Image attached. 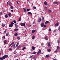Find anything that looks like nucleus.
<instances>
[{"mask_svg": "<svg viewBox=\"0 0 60 60\" xmlns=\"http://www.w3.org/2000/svg\"><path fill=\"white\" fill-rule=\"evenodd\" d=\"M44 9H45V10H46L47 9V7H45Z\"/></svg>", "mask_w": 60, "mask_h": 60, "instance_id": "obj_31", "label": "nucleus"}, {"mask_svg": "<svg viewBox=\"0 0 60 60\" xmlns=\"http://www.w3.org/2000/svg\"><path fill=\"white\" fill-rule=\"evenodd\" d=\"M20 25L21 26H24V27H25L26 26L25 23H21L20 24Z\"/></svg>", "mask_w": 60, "mask_h": 60, "instance_id": "obj_2", "label": "nucleus"}, {"mask_svg": "<svg viewBox=\"0 0 60 60\" xmlns=\"http://www.w3.org/2000/svg\"><path fill=\"white\" fill-rule=\"evenodd\" d=\"M14 54H16V52H14Z\"/></svg>", "mask_w": 60, "mask_h": 60, "instance_id": "obj_60", "label": "nucleus"}, {"mask_svg": "<svg viewBox=\"0 0 60 60\" xmlns=\"http://www.w3.org/2000/svg\"><path fill=\"white\" fill-rule=\"evenodd\" d=\"M36 52H33V53L34 54H36Z\"/></svg>", "mask_w": 60, "mask_h": 60, "instance_id": "obj_41", "label": "nucleus"}, {"mask_svg": "<svg viewBox=\"0 0 60 60\" xmlns=\"http://www.w3.org/2000/svg\"><path fill=\"white\" fill-rule=\"evenodd\" d=\"M58 25H59V23L58 22H57L56 23L55 25V26H58Z\"/></svg>", "mask_w": 60, "mask_h": 60, "instance_id": "obj_9", "label": "nucleus"}, {"mask_svg": "<svg viewBox=\"0 0 60 60\" xmlns=\"http://www.w3.org/2000/svg\"><path fill=\"white\" fill-rule=\"evenodd\" d=\"M14 43H15V42L14 41L12 42L9 45V47H11V45H12L13 44H14Z\"/></svg>", "mask_w": 60, "mask_h": 60, "instance_id": "obj_6", "label": "nucleus"}, {"mask_svg": "<svg viewBox=\"0 0 60 60\" xmlns=\"http://www.w3.org/2000/svg\"><path fill=\"white\" fill-rule=\"evenodd\" d=\"M5 33H6V30H5L4 32V34H5Z\"/></svg>", "mask_w": 60, "mask_h": 60, "instance_id": "obj_54", "label": "nucleus"}, {"mask_svg": "<svg viewBox=\"0 0 60 60\" xmlns=\"http://www.w3.org/2000/svg\"><path fill=\"white\" fill-rule=\"evenodd\" d=\"M44 27H46V26L45 25H44Z\"/></svg>", "mask_w": 60, "mask_h": 60, "instance_id": "obj_52", "label": "nucleus"}, {"mask_svg": "<svg viewBox=\"0 0 60 60\" xmlns=\"http://www.w3.org/2000/svg\"><path fill=\"white\" fill-rule=\"evenodd\" d=\"M28 14H30V15H32V13L30 12H29L28 13Z\"/></svg>", "mask_w": 60, "mask_h": 60, "instance_id": "obj_26", "label": "nucleus"}, {"mask_svg": "<svg viewBox=\"0 0 60 60\" xmlns=\"http://www.w3.org/2000/svg\"><path fill=\"white\" fill-rule=\"evenodd\" d=\"M5 17L6 18H7L8 17V14H7L5 15Z\"/></svg>", "mask_w": 60, "mask_h": 60, "instance_id": "obj_10", "label": "nucleus"}, {"mask_svg": "<svg viewBox=\"0 0 60 60\" xmlns=\"http://www.w3.org/2000/svg\"><path fill=\"white\" fill-rule=\"evenodd\" d=\"M33 8L34 9H36V7H33Z\"/></svg>", "mask_w": 60, "mask_h": 60, "instance_id": "obj_45", "label": "nucleus"}, {"mask_svg": "<svg viewBox=\"0 0 60 60\" xmlns=\"http://www.w3.org/2000/svg\"><path fill=\"white\" fill-rule=\"evenodd\" d=\"M18 3H19V2H18L17 1V2H16V4H18Z\"/></svg>", "mask_w": 60, "mask_h": 60, "instance_id": "obj_58", "label": "nucleus"}, {"mask_svg": "<svg viewBox=\"0 0 60 60\" xmlns=\"http://www.w3.org/2000/svg\"><path fill=\"white\" fill-rule=\"evenodd\" d=\"M27 11H30V9H27Z\"/></svg>", "mask_w": 60, "mask_h": 60, "instance_id": "obj_48", "label": "nucleus"}, {"mask_svg": "<svg viewBox=\"0 0 60 60\" xmlns=\"http://www.w3.org/2000/svg\"><path fill=\"white\" fill-rule=\"evenodd\" d=\"M19 60L17 59V60Z\"/></svg>", "mask_w": 60, "mask_h": 60, "instance_id": "obj_64", "label": "nucleus"}, {"mask_svg": "<svg viewBox=\"0 0 60 60\" xmlns=\"http://www.w3.org/2000/svg\"><path fill=\"white\" fill-rule=\"evenodd\" d=\"M49 23V22L48 21H47L45 22V24H48V23Z\"/></svg>", "mask_w": 60, "mask_h": 60, "instance_id": "obj_25", "label": "nucleus"}, {"mask_svg": "<svg viewBox=\"0 0 60 60\" xmlns=\"http://www.w3.org/2000/svg\"><path fill=\"white\" fill-rule=\"evenodd\" d=\"M23 9L24 12H26V9L25 8H23Z\"/></svg>", "mask_w": 60, "mask_h": 60, "instance_id": "obj_12", "label": "nucleus"}, {"mask_svg": "<svg viewBox=\"0 0 60 60\" xmlns=\"http://www.w3.org/2000/svg\"><path fill=\"white\" fill-rule=\"evenodd\" d=\"M51 51V49H48L47 50V51L48 52H50Z\"/></svg>", "mask_w": 60, "mask_h": 60, "instance_id": "obj_22", "label": "nucleus"}, {"mask_svg": "<svg viewBox=\"0 0 60 60\" xmlns=\"http://www.w3.org/2000/svg\"><path fill=\"white\" fill-rule=\"evenodd\" d=\"M56 49L57 50L59 51V50H60V47L59 46H57L56 48Z\"/></svg>", "mask_w": 60, "mask_h": 60, "instance_id": "obj_4", "label": "nucleus"}, {"mask_svg": "<svg viewBox=\"0 0 60 60\" xmlns=\"http://www.w3.org/2000/svg\"><path fill=\"white\" fill-rule=\"evenodd\" d=\"M2 27H4V26H5V24H4V23H2Z\"/></svg>", "mask_w": 60, "mask_h": 60, "instance_id": "obj_19", "label": "nucleus"}, {"mask_svg": "<svg viewBox=\"0 0 60 60\" xmlns=\"http://www.w3.org/2000/svg\"><path fill=\"white\" fill-rule=\"evenodd\" d=\"M59 29L60 30V26H59Z\"/></svg>", "mask_w": 60, "mask_h": 60, "instance_id": "obj_57", "label": "nucleus"}, {"mask_svg": "<svg viewBox=\"0 0 60 60\" xmlns=\"http://www.w3.org/2000/svg\"><path fill=\"white\" fill-rule=\"evenodd\" d=\"M13 25H14V23L13 22H11V24H9V27H12L13 26Z\"/></svg>", "mask_w": 60, "mask_h": 60, "instance_id": "obj_1", "label": "nucleus"}, {"mask_svg": "<svg viewBox=\"0 0 60 60\" xmlns=\"http://www.w3.org/2000/svg\"><path fill=\"white\" fill-rule=\"evenodd\" d=\"M11 13H9L8 14V15L9 16V17H11Z\"/></svg>", "mask_w": 60, "mask_h": 60, "instance_id": "obj_13", "label": "nucleus"}, {"mask_svg": "<svg viewBox=\"0 0 60 60\" xmlns=\"http://www.w3.org/2000/svg\"><path fill=\"white\" fill-rule=\"evenodd\" d=\"M35 48L34 47H33L32 48V49L33 50H34L35 49Z\"/></svg>", "mask_w": 60, "mask_h": 60, "instance_id": "obj_33", "label": "nucleus"}, {"mask_svg": "<svg viewBox=\"0 0 60 60\" xmlns=\"http://www.w3.org/2000/svg\"><path fill=\"white\" fill-rule=\"evenodd\" d=\"M18 29H14V31H15L16 32H17V31H18Z\"/></svg>", "mask_w": 60, "mask_h": 60, "instance_id": "obj_23", "label": "nucleus"}, {"mask_svg": "<svg viewBox=\"0 0 60 60\" xmlns=\"http://www.w3.org/2000/svg\"><path fill=\"white\" fill-rule=\"evenodd\" d=\"M3 14V13L2 12H0V15H2Z\"/></svg>", "mask_w": 60, "mask_h": 60, "instance_id": "obj_42", "label": "nucleus"}, {"mask_svg": "<svg viewBox=\"0 0 60 60\" xmlns=\"http://www.w3.org/2000/svg\"><path fill=\"white\" fill-rule=\"evenodd\" d=\"M15 47H13V48H14V49H15Z\"/></svg>", "mask_w": 60, "mask_h": 60, "instance_id": "obj_62", "label": "nucleus"}, {"mask_svg": "<svg viewBox=\"0 0 60 60\" xmlns=\"http://www.w3.org/2000/svg\"><path fill=\"white\" fill-rule=\"evenodd\" d=\"M51 29L49 28V31H51Z\"/></svg>", "mask_w": 60, "mask_h": 60, "instance_id": "obj_51", "label": "nucleus"}, {"mask_svg": "<svg viewBox=\"0 0 60 60\" xmlns=\"http://www.w3.org/2000/svg\"><path fill=\"white\" fill-rule=\"evenodd\" d=\"M9 5L10 6H11V5L10 4H9Z\"/></svg>", "mask_w": 60, "mask_h": 60, "instance_id": "obj_63", "label": "nucleus"}, {"mask_svg": "<svg viewBox=\"0 0 60 60\" xmlns=\"http://www.w3.org/2000/svg\"><path fill=\"white\" fill-rule=\"evenodd\" d=\"M18 34H17V33H15L14 34V35H15V36H18Z\"/></svg>", "mask_w": 60, "mask_h": 60, "instance_id": "obj_16", "label": "nucleus"}, {"mask_svg": "<svg viewBox=\"0 0 60 60\" xmlns=\"http://www.w3.org/2000/svg\"><path fill=\"white\" fill-rule=\"evenodd\" d=\"M41 52V49H40L37 52V54L38 55L39 54H40V53Z\"/></svg>", "mask_w": 60, "mask_h": 60, "instance_id": "obj_5", "label": "nucleus"}, {"mask_svg": "<svg viewBox=\"0 0 60 60\" xmlns=\"http://www.w3.org/2000/svg\"><path fill=\"white\" fill-rule=\"evenodd\" d=\"M15 45L16 44H14L12 46H11V47H15Z\"/></svg>", "mask_w": 60, "mask_h": 60, "instance_id": "obj_24", "label": "nucleus"}, {"mask_svg": "<svg viewBox=\"0 0 60 60\" xmlns=\"http://www.w3.org/2000/svg\"><path fill=\"white\" fill-rule=\"evenodd\" d=\"M21 18L20 17L19 18V19L18 20V21H20L21 20Z\"/></svg>", "mask_w": 60, "mask_h": 60, "instance_id": "obj_27", "label": "nucleus"}, {"mask_svg": "<svg viewBox=\"0 0 60 60\" xmlns=\"http://www.w3.org/2000/svg\"><path fill=\"white\" fill-rule=\"evenodd\" d=\"M33 55H32V56H30V58H32V57H33Z\"/></svg>", "mask_w": 60, "mask_h": 60, "instance_id": "obj_43", "label": "nucleus"}, {"mask_svg": "<svg viewBox=\"0 0 60 60\" xmlns=\"http://www.w3.org/2000/svg\"><path fill=\"white\" fill-rule=\"evenodd\" d=\"M17 39H18V40H19V39H20V37H18Z\"/></svg>", "mask_w": 60, "mask_h": 60, "instance_id": "obj_39", "label": "nucleus"}, {"mask_svg": "<svg viewBox=\"0 0 60 60\" xmlns=\"http://www.w3.org/2000/svg\"><path fill=\"white\" fill-rule=\"evenodd\" d=\"M36 31V30H32V33L33 34L34 32Z\"/></svg>", "mask_w": 60, "mask_h": 60, "instance_id": "obj_14", "label": "nucleus"}, {"mask_svg": "<svg viewBox=\"0 0 60 60\" xmlns=\"http://www.w3.org/2000/svg\"><path fill=\"white\" fill-rule=\"evenodd\" d=\"M41 27H43L44 26V23H42L41 24Z\"/></svg>", "mask_w": 60, "mask_h": 60, "instance_id": "obj_11", "label": "nucleus"}, {"mask_svg": "<svg viewBox=\"0 0 60 60\" xmlns=\"http://www.w3.org/2000/svg\"><path fill=\"white\" fill-rule=\"evenodd\" d=\"M48 11L49 12H51V11L50 10V9L48 10Z\"/></svg>", "mask_w": 60, "mask_h": 60, "instance_id": "obj_35", "label": "nucleus"}, {"mask_svg": "<svg viewBox=\"0 0 60 60\" xmlns=\"http://www.w3.org/2000/svg\"><path fill=\"white\" fill-rule=\"evenodd\" d=\"M5 39V37H4V36H3L2 37V40H4V39Z\"/></svg>", "mask_w": 60, "mask_h": 60, "instance_id": "obj_20", "label": "nucleus"}, {"mask_svg": "<svg viewBox=\"0 0 60 60\" xmlns=\"http://www.w3.org/2000/svg\"><path fill=\"white\" fill-rule=\"evenodd\" d=\"M24 49H26V47H24L22 49V50H24Z\"/></svg>", "mask_w": 60, "mask_h": 60, "instance_id": "obj_38", "label": "nucleus"}, {"mask_svg": "<svg viewBox=\"0 0 60 60\" xmlns=\"http://www.w3.org/2000/svg\"><path fill=\"white\" fill-rule=\"evenodd\" d=\"M13 22L15 23H15L17 22H16V20H14L13 21Z\"/></svg>", "mask_w": 60, "mask_h": 60, "instance_id": "obj_28", "label": "nucleus"}, {"mask_svg": "<svg viewBox=\"0 0 60 60\" xmlns=\"http://www.w3.org/2000/svg\"><path fill=\"white\" fill-rule=\"evenodd\" d=\"M35 23V22H33V24H34Z\"/></svg>", "mask_w": 60, "mask_h": 60, "instance_id": "obj_61", "label": "nucleus"}, {"mask_svg": "<svg viewBox=\"0 0 60 60\" xmlns=\"http://www.w3.org/2000/svg\"><path fill=\"white\" fill-rule=\"evenodd\" d=\"M17 48H18V49H19V48H20V46H19L17 47Z\"/></svg>", "mask_w": 60, "mask_h": 60, "instance_id": "obj_47", "label": "nucleus"}, {"mask_svg": "<svg viewBox=\"0 0 60 60\" xmlns=\"http://www.w3.org/2000/svg\"><path fill=\"white\" fill-rule=\"evenodd\" d=\"M19 43H17L16 45V47H18V46L19 45Z\"/></svg>", "mask_w": 60, "mask_h": 60, "instance_id": "obj_32", "label": "nucleus"}, {"mask_svg": "<svg viewBox=\"0 0 60 60\" xmlns=\"http://www.w3.org/2000/svg\"><path fill=\"white\" fill-rule=\"evenodd\" d=\"M7 4L8 5H9V3H8V2H7Z\"/></svg>", "mask_w": 60, "mask_h": 60, "instance_id": "obj_53", "label": "nucleus"}, {"mask_svg": "<svg viewBox=\"0 0 60 60\" xmlns=\"http://www.w3.org/2000/svg\"><path fill=\"white\" fill-rule=\"evenodd\" d=\"M4 59L6 58L7 57H8V55H5L4 56H3Z\"/></svg>", "mask_w": 60, "mask_h": 60, "instance_id": "obj_3", "label": "nucleus"}, {"mask_svg": "<svg viewBox=\"0 0 60 60\" xmlns=\"http://www.w3.org/2000/svg\"><path fill=\"white\" fill-rule=\"evenodd\" d=\"M44 17H42V21H43V20H44Z\"/></svg>", "mask_w": 60, "mask_h": 60, "instance_id": "obj_36", "label": "nucleus"}, {"mask_svg": "<svg viewBox=\"0 0 60 60\" xmlns=\"http://www.w3.org/2000/svg\"><path fill=\"white\" fill-rule=\"evenodd\" d=\"M43 44H44L43 43H42L41 44V45L42 46V45H43Z\"/></svg>", "mask_w": 60, "mask_h": 60, "instance_id": "obj_55", "label": "nucleus"}, {"mask_svg": "<svg viewBox=\"0 0 60 60\" xmlns=\"http://www.w3.org/2000/svg\"><path fill=\"white\" fill-rule=\"evenodd\" d=\"M34 38H35V36H33L32 37V40H34Z\"/></svg>", "mask_w": 60, "mask_h": 60, "instance_id": "obj_21", "label": "nucleus"}, {"mask_svg": "<svg viewBox=\"0 0 60 60\" xmlns=\"http://www.w3.org/2000/svg\"><path fill=\"white\" fill-rule=\"evenodd\" d=\"M45 39L46 40H48V39L47 38V37H45Z\"/></svg>", "mask_w": 60, "mask_h": 60, "instance_id": "obj_44", "label": "nucleus"}, {"mask_svg": "<svg viewBox=\"0 0 60 60\" xmlns=\"http://www.w3.org/2000/svg\"><path fill=\"white\" fill-rule=\"evenodd\" d=\"M10 8L11 9H13V7L12 6H11L10 7Z\"/></svg>", "mask_w": 60, "mask_h": 60, "instance_id": "obj_34", "label": "nucleus"}, {"mask_svg": "<svg viewBox=\"0 0 60 60\" xmlns=\"http://www.w3.org/2000/svg\"><path fill=\"white\" fill-rule=\"evenodd\" d=\"M9 50H12V49H11V48H9Z\"/></svg>", "mask_w": 60, "mask_h": 60, "instance_id": "obj_49", "label": "nucleus"}, {"mask_svg": "<svg viewBox=\"0 0 60 60\" xmlns=\"http://www.w3.org/2000/svg\"><path fill=\"white\" fill-rule=\"evenodd\" d=\"M31 26V25H30L29 26V27H30V26Z\"/></svg>", "mask_w": 60, "mask_h": 60, "instance_id": "obj_59", "label": "nucleus"}, {"mask_svg": "<svg viewBox=\"0 0 60 60\" xmlns=\"http://www.w3.org/2000/svg\"><path fill=\"white\" fill-rule=\"evenodd\" d=\"M58 3V2H55L54 3V4H57Z\"/></svg>", "mask_w": 60, "mask_h": 60, "instance_id": "obj_29", "label": "nucleus"}, {"mask_svg": "<svg viewBox=\"0 0 60 60\" xmlns=\"http://www.w3.org/2000/svg\"><path fill=\"white\" fill-rule=\"evenodd\" d=\"M49 55H46V57H49Z\"/></svg>", "mask_w": 60, "mask_h": 60, "instance_id": "obj_30", "label": "nucleus"}, {"mask_svg": "<svg viewBox=\"0 0 60 60\" xmlns=\"http://www.w3.org/2000/svg\"><path fill=\"white\" fill-rule=\"evenodd\" d=\"M15 26L16 28H18V25H17V24L15 23Z\"/></svg>", "mask_w": 60, "mask_h": 60, "instance_id": "obj_15", "label": "nucleus"}, {"mask_svg": "<svg viewBox=\"0 0 60 60\" xmlns=\"http://www.w3.org/2000/svg\"><path fill=\"white\" fill-rule=\"evenodd\" d=\"M44 4L45 5H48V4H47V3L46 1H45L44 2Z\"/></svg>", "mask_w": 60, "mask_h": 60, "instance_id": "obj_17", "label": "nucleus"}, {"mask_svg": "<svg viewBox=\"0 0 60 60\" xmlns=\"http://www.w3.org/2000/svg\"><path fill=\"white\" fill-rule=\"evenodd\" d=\"M4 44H6L7 43V41H4Z\"/></svg>", "mask_w": 60, "mask_h": 60, "instance_id": "obj_37", "label": "nucleus"}, {"mask_svg": "<svg viewBox=\"0 0 60 60\" xmlns=\"http://www.w3.org/2000/svg\"><path fill=\"white\" fill-rule=\"evenodd\" d=\"M57 43H60V41H59V40H58Z\"/></svg>", "mask_w": 60, "mask_h": 60, "instance_id": "obj_40", "label": "nucleus"}, {"mask_svg": "<svg viewBox=\"0 0 60 60\" xmlns=\"http://www.w3.org/2000/svg\"><path fill=\"white\" fill-rule=\"evenodd\" d=\"M55 52L56 53H57L58 52V51H57V50H56V51H55Z\"/></svg>", "mask_w": 60, "mask_h": 60, "instance_id": "obj_46", "label": "nucleus"}, {"mask_svg": "<svg viewBox=\"0 0 60 60\" xmlns=\"http://www.w3.org/2000/svg\"><path fill=\"white\" fill-rule=\"evenodd\" d=\"M4 59L3 57H0V60H3Z\"/></svg>", "mask_w": 60, "mask_h": 60, "instance_id": "obj_18", "label": "nucleus"}, {"mask_svg": "<svg viewBox=\"0 0 60 60\" xmlns=\"http://www.w3.org/2000/svg\"><path fill=\"white\" fill-rule=\"evenodd\" d=\"M47 46L48 47L51 46V45H50V42H49L48 43Z\"/></svg>", "mask_w": 60, "mask_h": 60, "instance_id": "obj_8", "label": "nucleus"}, {"mask_svg": "<svg viewBox=\"0 0 60 60\" xmlns=\"http://www.w3.org/2000/svg\"><path fill=\"white\" fill-rule=\"evenodd\" d=\"M11 11L12 12H13V10L12 9L11 10Z\"/></svg>", "mask_w": 60, "mask_h": 60, "instance_id": "obj_56", "label": "nucleus"}, {"mask_svg": "<svg viewBox=\"0 0 60 60\" xmlns=\"http://www.w3.org/2000/svg\"><path fill=\"white\" fill-rule=\"evenodd\" d=\"M8 35H9V33H7L6 34V36H8Z\"/></svg>", "mask_w": 60, "mask_h": 60, "instance_id": "obj_50", "label": "nucleus"}, {"mask_svg": "<svg viewBox=\"0 0 60 60\" xmlns=\"http://www.w3.org/2000/svg\"><path fill=\"white\" fill-rule=\"evenodd\" d=\"M41 18H39V19H38V22H40L41 21Z\"/></svg>", "mask_w": 60, "mask_h": 60, "instance_id": "obj_7", "label": "nucleus"}]
</instances>
